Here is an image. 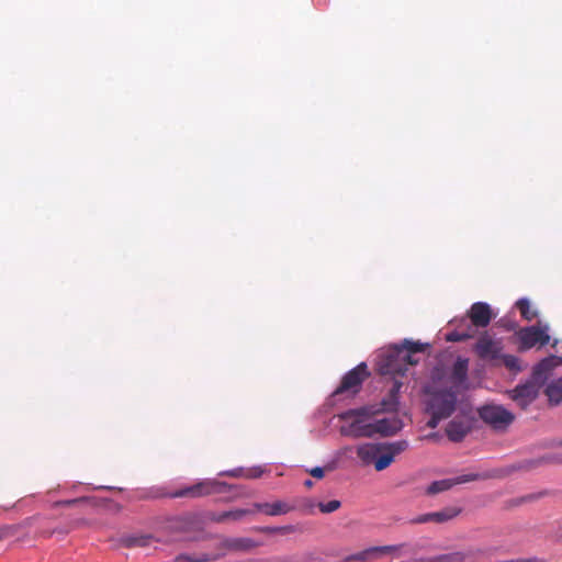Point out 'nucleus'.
Wrapping results in <instances>:
<instances>
[{
  "label": "nucleus",
  "mask_w": 562,
  "mask_h": 562,
  "mask_svg": "<svg viewBox=\"0 0 562 562\" xmlns=\"http://www.w3.org/2000/svg\"><path fill=\"white\" fill-rule=\"evenodd\" d=\"M408 447L407 440L380 443L366 442L357 447V457L362 464H373L376 471H383L393 463L397 456L406 451Z\"/></svg>",
  "instance_id": "1"
},
{
  "label": "nucleus",
  "mask_w": 562,
  "mask_h": 562,
  "mask_svg": "<svg viewBox=\"0 0 562 562\" xmlns=\"http://www.w3.org/2000/svg\"><path fill=\"white\" fill-rule=\"evenodd\" d=\"M457 395L450 390H440L430 393L427 401L426 412L430 414L427 427L436 428L438 424L450 417L456 411Z\"/></svg>",
  "instance_id": "2"
},
{
  "label": "nucleus",
  "mask_w": 562,
  "mask_h": 562,
  "mask_svg": "<svg viewBox=\"0 0 562 562\" xmlns=\"http://www.w3.org/2000/svg\"><path fill=\"white\" fill-rule=\"evenodd\" d=\"M370 412L368 408L349 409L339 414L338 418L340 420L347 422L352 419L349 425L340 427V434L352 438L373 437V427L371 423H364L362 420V417L368 416Z\"/></svg>",
  "instance_id": "3"
},
{
  "label": "nucleus",
  "mask_w": 562,
  "mask_h": 562,
  "mask_svg": "<svg viewBox=\"0 0 562 562\" xmlns=\"http://www.w3.org/2000/svg\"><path fill=\"white\" fill-rule=\"evenodd\" d=\"M228 484L225 482H220L216 480H203L200 481L191 486L183 487L180 490L175 491L173 493L169 494L172 498H180V497H189V498H198L202 496H207L212 494H221L225 493L228 490Z\"/></svg>",
  "instance_id": "4"
},
{
  "label": "nucleus",
  "mask_w": 562,
  "mask_h": 562,
  "mask_svg": "<svg viewBox=\"0 0 562 562\" xmlns=\"http://www.w3.org/2000/svg\"><path fill=\"white\" fill-rule=\"evenodd\" d=\"M369 375L370 372L368 371L367 364L361 362L342 376L340 385L334 391L333 396L336 397L342 394H357L361 387V384Z\"/></svg>",
  "instance_id": "5"
},
{
  "label": "nucleus",
  "mask_w": 562,
  "mask_h": 562,
  "mask_svg": "<svg viewBox=\"0 0 562 562\" xmlns=\"http://www.w3.org/2000/svg\"><path fill=\"white\" fill-rule=\"evenodd\" d=\"M549 327L548 325H533L529 327L521 328L518 331L519 338V349L528 350L535 347L536 345L546 346L550 341V336L548 334Z\"/></svg>",
  "instance_id": "6"
},
{
  "label": "nucleus",
  "mask_w": 562,
  "mask_h": 562,
  "mask_svg": "<svg viewBox=\"0 0 562 562\" xmlns=\"http://www.w3.org/2000/svg\"><path fill=\"white\" fill-rule=\"evenodd\" d=\"M540 385L531 379L507 391L508 397L521 409H526L539 395Z\"/></svg>",
  "instance_id": "7"
},
{
  "label": "nucleus",
  "mask_w": 562,
  "mask_h": 562,
  "mask_svg": "<svg viewBox=\"0 0 562 562\" xmlns=\"http://www.w3.org/2000/svg\"><path fill=\"white\" fill-rule=\"evenodd\" d=\"M479 415L483 422L491 425L495 429H503L510 425L514 415L502 406L486 405L479 411Z\"/></svg>",
  "instance_id": "8"
},
{
  "label": "nucleus",
  "mask_w": 562,
  "mask_h": 562,
  "mask_svg": "<svg viewBox=\"0 0 562 562\" xmlns=\"http://www.w3.org/2000/svg\"><path fill=\"white\" fill-rule=\"evenodd\" d=\"M402 351L398 346L389 348L380 358L379 371L381 374L403 375L405 373V363L402 360Z\"/></svg>",
  "instance_id": "9"
},
{
  "label": "nucleus",
  "mask_w": 562,
  "mask_h": 562,
  "mask_svg": "<svg viewBox=\"0 0 562 562\" xmlns=\"http://www.w3.org/2000/svg\"><path fill=\"white\" fill-rule=\"evenodd\" d=\"M474 351L482 360H497L501 358L502 344L494 340L490 335H481L474 345Z\"/></svg>",
  "instance_id": "10"
},
{
  "label": "nucleus",
  "mask_w": 562,
  "mask_h": 562,
  "mask_svg": "<svg viewBox=\"0 0 562 562\" xmlns=\"http://www.w3.org/2000/svg\"><path fill=\"white\" fill-rule=\"evenodd\" d=\"M487 475L479 474V473H472V474H464L460 475L453 479H445L439 481H434L426 490L427 494L435 495L445 491L450 490L452 486L457 484H463L476 480L487 479Z\"/></svg>",
  "instance_id": "11"
},
{
  "label": "nucleus",
  "mask_w": 562,
  "mask_h": 562,
  "mask_svg": "<svg viewBox=\"0 0 562 562\" xmlns=\"http://www.w3.org/2000/svg\"><path fill=\"white\" fill-rule=\"evenodd\" d=\"M461 513V509L458 507H446L438 512L427 513L419 515L411 520L412 524H445L449 520H452Z\"/></svg>",
  "instance_id": "12"
},
{
  "label": "nucleus",
  "mask_w": 562,
  "mask_h": 562,
  "mask_svg": "<svg viewBox=\"0 0 562 562\" xmlns=\"http://www.w3.org/2000/svg\"><path fill=\"white\" fill-rule=\"evenodd\" d=\"M260 546H261L260 542H258L251 538L238 537V538H224L220 542L218 548L224 551L249 552Z\"/></svg>",
  "instance_id": "13"
},
{
  "label": "nucleus",
  "mask_w": 562,
  "mask_h": 562,
  "mask_svg": "<svg viewBox=\"0 0 562 562\" xmlns=\"http://www.w3.org/2000/svg\"><path fill=\"white\" fill-rule=\"evenodd\" d=\"M469 321L477 328H485L492 321V310L487 303L476 302L472 304L469 313Z\"/></svg>",
  "instance_id": "14"
},
{
  "label": "nucleus",
  "mask_w": 562,
  "mask_h": 562,
  "mask_svg": "<svg viewBox=\"0 0 562 562\" xmlns=\"http://www.w3.org/2000/svg\"><path fill=\"white\" fill-rule=\"evenodd\" d=\"M562 363V358L557 356H550L542 359L537 363L532 370L531 380L537 382L540 386L547 381L551 370Z\"/></svg>",
  "instance_id": "15"
},
{
  "label": "nucleus",
  "mask_w": 562,
  "mask_h": 562,
  "mask_svg": "<svg viewBox=\"0 0 562 562\" xmlns=\"http://www.w3.org/2000/svg\"><path fill=\"white\" fill-rule=\"evenodd\" d=\"M477 333V327L474 326L468 318H462L457 327L447 334L448 341H464L473 338Z\"/></svg>",
  "instance_id": "16"
},
{
  "label": "nucleus",
  "mask_w": 562,
  "mask_h": 562,
  "mask_svg": "<svg viewBox=\"0 0 562 562\" xmlns=\"http://www.w3.org/2000/svg\"><path fill=\"white\" fill-rule=\"evenodd\" d=\"M479 553H481V550L456 551L436 557L418 558L413 562H464L468 559L475 558Z\"/></svg>",
  "instance_id": "17"
},
{
  "label": "nucleus",
  "mask_w": 562,
  "mask_h": 562,
  "mask_svg": "<svg viewBox=\"0 0 562 562\" xmlns=\"http://www.w3.org/2000/svg\"><path fill=\"white\" fill-rule=\"evenodd\" d=\"M373 436L379 434L384 437L393 436L403 428V422L397 417L382 418L371 423Z\"/></svg>",
  "instance_id": "18"
},
{
  "label": "nucleus",
  "mask_w": 562,
  "mask_h": 562,
  "mask_svg": "<svg viewBox=\"0 0 562 562\" xmlns=\"http://www.w3.org/2000/svg\"><path fill=\"white\" fill-rule=\"evenodd\" d=\"M402 355V360L405 363V372L408 370V367L415 366L418 363L419 359L415 358V353L424 351V345L420 342H414L411 340H404V342L398 346Z\"/></svg>",
  "instance_id": "19"
},
{
  "label": "nucleus",
  "mask_w": 562,
  "mask_h": 562,
  "mask_svg": "<svg viewBox=\"0 0 562 562\" xmlns=\"http://www.w3.org/2000/svg\"><path fill=\"white\" fill-rule=\"evenodd\" d=\"M254 507L257 512H261L268 516L285 515L294 510L295 506L284 501H276L273 503H255Z\"/></svg>",
  "instance_id": "20"
},
{
  "label": "nucleus",
  "mask_w": 562,
  "mask_h": 562,
  "mask_svg": "<svg viewBox=\"0 0 562 562\" xmlns=\"http://www.w3.org/2000/svg\"><path fill=\"white\" fill-rule=\"evenodd\" d=\"M402 382L394 380L392 387L387 395L381 402V409L383 412H395L398 407L400 390Z\"/></svg>",
  "instance_id": "21"
},
{
  "label": "nucleus",
  "mask_w": 562,
  "mask_h": 562,
  "mask_svg": "<svg viewBox=\"0 0 562 562\" xmlns=\"http://www.w3.org/2000/svg\"><path fill=\"white\" fill-rule=\"evenodd\" d=\"M469 369V360L467 358L459 357L453 363L451 371V382L456 386H460L467 381Z\"/></svg>",
  "instance_id": "22"
},
{
  "label": "nucleus",
  "mask_w": 562,
  "mask_h": 562,
  "mask_svg": "<svg viewBox=\"0 0 562 562\" xmlns=\"http://www.w3.org/2000/svg\"><path fill=\"white\" fill-rule=\"evenodd\" d=\"M225 555V552L221 553H180L175 558L177 562H211L216 561Z\"/></svg>",
  "instance_id": "23"
},
{
  "label": "nucleus",
  "mask_w": 562,
  "mask_h": 562,
  "mask_svg": "<svg viewBox=\"0 0 562 562\" xmlns=\"http://www.w3.org/2000/svg\"><path fill=\"white\" fill-rule=\"evenodd\" d=\"M446 432L451 441L459 442L469 432V426L462 420L452 419L448 424Z\"/></svg>",
  "instance_id": "24"
},
{
  "label": "nucleus",
  "mask_w": 562,
  "mask_h": 562,
  "mask_svg": "<svg viewBox=\"0 0 562 562\" xmlns=\"http://www.w3.org/2000/svg\"><path fill=\"white\" fill-rule=\"evenodd\" d=\"M252 512L249 509H234L223 513H213L210 515V519L214 522H224L226 520H240L244 516L251 514Z\"/></svg>",
  "instance_id": "25"
},
{
  "label": "nucleus",
  "mask_w": 562,
  "mask_h": 562,
  "mask_svg": "<svg viewBox=\"0 0 562 562\" xmlns=\"http://www.w3.org/2000/svg\"><path fill=\"white\" fill-rule=\"evenodd\" d=\"M154 537L151 535H132L123 538V544L127 548H146L153 544Z\"/></svg>",
  "instance_id": "26"
},
{
  "label": "nucleus",
  "mask_w": 562,
  "mask_h": 562,
  "mask_svg": "<svg viewBox=\"0 0 562 562\" xmlns=\"http://www.w3.org/2000/svg\"><path fill=\"white\" fill-rule=\"evenodd\" d=\"M544 463L562 464V452L549 453L539 459L530 460L526 462V464L522 465L521 468L530 470Z\"/></svg>",
  "instance_id": "27"
},
{
  "label": "nucleus",
  "mask_w": 562,
  "mask_h": 562,
  "mask_svg": "<svg viewBox=\"0 0 562 562\" xmlns=\"http://www.w3.org/2000/svg\"><path fill=\"white\" fill-rule=\"evenodd\" d=\"M546 395L551 404L558 405L562 402V378L552 381L546 389Z\"/></svg>",
  "instance_id": "28"
},
{
  "label": "nucleus",
  "mask_w": 562,
  "mask_h": 562,
  "mask_svg": "<svg viewBox=\"0 0 562 562\" xmlns=\"http://www.w3.org/2000/svg\"><path fill=\"white\" fill-rule=\"evenodd\" d=\"M375 559H378L375 547H371L358 553L346 557L344 562H371Z\"/></svg>",
  "instance_id": "29"
},
{
  "label": "nucleus",
  "mask_w": 562,
  "mask_h": 562,
  "mask_svg": "<svg viewBox=\"0 0 562 562\" xmlns=\"http://www.w3.org/2000/svg\"><path fill=\"white\" fill-rule=\"evenodd\" d=\"M516 306L520 312V315L528 322L537 317V312L531 307L530 302L527 299H520L516 302Z\"/></svg>",
  "instance_id": "30"
},
{
  "label": "nucleus",
  "mask_w": 562,
  "mask_h": 562,
  "mask_svg": "<svg viewBox=\"0 0 562 562\" xmlns=\"http://www.w3.org/2000/svg\"><path fill=\"white\" fill-rule=\"evenodd\" d=\"M406 547V544H394V546H381L375 547L378 558L383 554H395L400 555L401 551Z\"/></svg>",
  "instance_id": "31"
},
{
  "label": "nucleus",
  "mask_w": 562,
  "mask_h": 562,
  "mask_svg": "<svg viewBox=\"0 0 562 562\" xmlns=\"http://www.w3.org/2000/svg\"><path fill=\"white\" fill-rule=\"evenodd\" d=\"M22 526V524L0 526V541L15 536Z\"/></svg>",
  "instance_id": "32"
},
{
  "label": "nucleus",
  "mask_w": 562,
  "mask_h": 562,
  "mask_svg": "<svg viewBox=\"0 0 562 562\" xmlns=\"http://www.w3.org/2000/svg\"><path fill=\"white\" fill-rule=\"evenodd\" d=\"M501 358L503 360L504 366L508 370L514 371V372L521 371L519 358H517L516 356H513V355H504V356H502L501 355Z\"/></svg>",
  "instance_id": "33"
},
{
  "label": "nucleus",
  "mask_w": 562,
  "mask_h": 562,
  "mask_svg": "<svg viewBox=\"0 0 562 562\" xmlns=\"http://www.w3.org/2000/svg\"><path fill=\"white\" fill-rule=\"evenodd\" d=\"M317 506L322 513L329 514L340 508L341 503L337 499H333L327 503H318Z\"/></svg>",
  "instance_id": "34"
},
{
  "label": "nucleus",
  "mask_w": 562,
  "mask_h": 562,
  "mask_svg": "<svg viewBox=\"0 0 562 562\" xmlns=\"http://www.w3.org/2000/svg\"><path fill=\"white\" fill-rule=\"evenodd\" d=\"M263 470L260 467H254L245 470V477L246 479H258L262 475Z\"/></svg>",
  "instance_id": "35"
},
{
  "label": "nucleus",
  "mask_w": 562,
  "mask_h": 562,
  "mask_svg": "<svg viewBox=\"0 0 562 562\" xmlns=\"http://www.w3.org/2000/svg\"><path fill=\"white\" fill-rule=\"evenodd\" d=\"M244 473H245V470L239 468V469H234V470L221 472L220 474L221 475L232 476V477H245Z\"/></svg>",
  "instance_id": "36"
},
{
  "label": "nucleus",
  "mask_w": 562,
  "mask_h": 562,
  "mask_svg": "<svg viewBox=\"0 0 562 562\" xmlns=\"http://www.w3.org/2000/svg\"><path fill=\"white\" fill-rule=\"evenodd\" d=\"M308 473L315 479H323L325 475V470L321 467H315L308 470Z\"/></svg>",
  "instance_id": "37"
},
{
  "label": "nucleus",
  "mask_w": 562,
  "mask_h": 562,
  "mask_svg": "<svg viewBox=\"0 0 562 562\" xmlns=\"http://www.w3.org/2000/svg\"><path fill=\"white\" fill-rule=\"evenodd\" d=\"M293 531H294V527L293 526L278 527V532H280V533H289V532H293Z\"/></svg>",
  "instance_id": "38"
},
{
  "label": "nucleus",
  "mask_w": 562,
  "mask_h": 562,
  "mask_svg": "<svg viewBox=\"0 0 562 562\" xmlns=\"http://www.w3.org/2000/svg\"><path fill=\"white\" fill-rule=\"evenodd\" d=\"M260 531L267 532V533H274V532H278V527H263V528H260Z\"/></svg>",
  "instance_id": "39"
},
{
  "label": "nucleus",
  "mask_w": 562,
  "mask_h": 562,
  "mask_svg": "<svg viewBox=\"0 0 562 562\" xmlns=\"http://www.w3.org/2000/svg\"><path fill=\"white\" fill-rule=\"evenodd\" d=\"M55 532H57V529H54V530H52V531H43V532H42V536H43V537H45V538H49V537H52ZM58 532H59V530H58ZM60 532L66 533L67 531H63V530H60Z\"/></svg>",
  "instance_id": "40"
},
{
  "label": "nucleus",
  "mask_w": 562,
  "mask_h": 562,
  "mask_svg": "<svg viewBox=\"0 0 562 562\" xmlns=\"http://www.w3.org/2000/svg\"><path fill=\"white\" fill-rule=\"evenodd\" d=\"M304 485H305L307 488H310V487H312V486H313V481H312V480H306V481L304 482Z\"/></svg>",
  "instance_id": "41"
},
{
  "label": "nucleus",
  "mask_w": 562,
  "mask_h": 562,
  "mask_svg": "<svg viewBox=\"0 0 562 562\" xmlns=\"http://www.w3.org/2000/svg\"><path fill=\"white\" fill-rule=\"evenodd\" d=\"M78 501L77 499H74V501H66V502H63L61 504L64 505H71V504H75L77 503Z\"/></svg>",
  "instance_id": "42"
},
{
  "label": "nucleus",
  "mask_w": 562,
  "mask_h": 562,
  "mask_svg": "<svg viewBox=\"0 0 562 562\" xmlns=\"http://www.w3.org/2000/svg\"><path fill=\"white\" fill-rule=\"evenodd\" d=\"M186 522H187V518H182L180 527H184Z\"/></svg>",
  "instance_id": "43"
},
{
  "label": "nucleus",
  "mask_w": 562,
  "mask_h": 562,
  "mask_svg": "<svg viewBox=\"0 0 562 562\" xmlns=\"http://www.w3.org/2000/svg\"><path fill=\"white\" fill-rule=\"evenodd\" d=\"M106 508H108V510H110L112 508V506L109 502H108Z\"/></svg>",
  "instance_id": "44"
},
{
  "label": "nucleus",
  "mask_w": 562,
  "mask_h": 562,
  "mask_svg": "<svg viewBox=\"0 0 562 562\" xmlns=\"http://www.w3.org/2000/svg\"><path fill=\"white\" fill-rule=\"evenodd\" d=\"M106 490H108V492H109V491H112V490H113V487H111V486H106Z\"/></svg>",
  "instance_id": "45"
}]
</instances>
